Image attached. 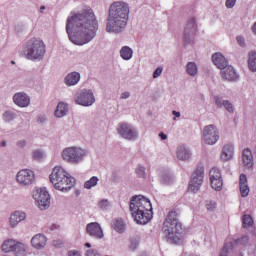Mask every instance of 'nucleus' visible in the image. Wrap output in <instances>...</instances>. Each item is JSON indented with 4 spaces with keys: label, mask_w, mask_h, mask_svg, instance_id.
Returning a JSON list of instances; mask_svg holds the SVG:
<instances>
[{
    "label": "nucleus",
    "mask_w": 256,
    "mask_h": 256,
    "mask_svg": "<svg viewBox=\"0 0 256 256\" xmlns=\"http://www.w3.org/2000/svg\"><path fill=\"white\" fill-rule=\"evenodd\" d=\"M99 31V21L91 8H84L77 13L71 12L66 20V33L74 45H87Z\"/></svg>",
    "instance_id": "f257e3e1"
},
{
    "label": "nucleus",
    "mask_w": 256,
    "mask_h": 256,
    "mask_svg": "<svg viewBox=\"0 0 256 256\" xmlns=\"http://www.w3.org/2000/svg\"><path fill=\"white\" fill-rule=\"evenodd\" d=\"M130 8L127 2L118 1L113 2L108 10L106 18V33L113 35H121L127 29L129 23Z\"/></svg>",
    "instance_id": "f03ea898"
},
{
    "label": "nucleus",
    "mask_w": 256,
    "mask_h": 256,
    "mask_svg": "<svg viewBox=\"0 0 256 256\" xmlns=\"http://www.w3.org/2000/svg\"><path fill=\"white\" fill-rule=\"evenodd\" d=\"M162 233L170 245H179L183 241L185 230L183 229V223L179 221L177 210H171L168 213L162 226Z\"/></svg>",
    "instance_id": "7ed1b4c3"
},
{
    "label": "nucleus",
    "mask_w": 256,
    "mask_h": 256,
    "mask_svg": "<svg viewBox=\"0 0 256 256\" xmlns=\"http://www.w3.org/2000/svg\"><path fill=\"white\" fill-rule=\"evenodd\" d=\"M130 211L138 225H147L153 219V205L151 200L143 195H135L130 201Z\"/></svg>",
    "instance_id": "20e7f679"
},
{
    "label": "nucleus",
    "mask_w": 256,
    "mask_h": 256,
    "mask_svg": "<svg viewBox=\"0 0 256 256\" xmlns=\"http://www.w3.org/2000/svg\"><path fill=\"white\" fill-rule=\"evenodd\" d=\"M50 182L54 185V189L67 193L75 186V178L70 176L65 168L56 166L53 168L52 173L49 176Z\"/></svg>",
    "instance_id": "39448f33"
},
{
    "label": "nucleus",
    "mask_w": 256,
    "mask_h": 256,
    "mask_svg": "<svg viewBox=\"0 0 256 256\" xmlns=\"http://www.w3.org/2000/svg\"><path fill=\"white\" fill-rule=\"evenodd\" d=\"M23 51L26 59L29 61H41L45 57V53H47L45 42L37 38L28 40Z\"/></svg>",
    "instance_id": "423d86ee"
},
{
    "label": "nucleus",
    "mask_w": 256,
    "mask_h": 256,
    "mask_svg": "<svg viewBox=\"0 0 256 256\" xmlns=\"http://www.w3.org/2000/svg\"><path fill=\"white\" fill-rule=\"evenodd\" d=\"M87 155H89V152L86 149L77 146L67 147L62 151V159L69 165L83 163Z\"/></svg>",
    "instance_id": "0eeeda50"
},
{
    "label": "nucleus",
    "mask_w": 256,
    "mask_h": 256,
    "mask_svg": "<svg viewBox=\"0 0 256 256\" xmlns=\"http://www.w3.org/2000/svg\"><path fill=\"white\" fill-rule=\"evenodd\" d=\"M205 178V167L202 163L198 164L196 169L191 175V180L188 186V189L192 193H197L203 185V179Z\"/></svg>",
    "instance_id": "6e6552de"
},
{
    "label": "nucleus",
    "mask_w": 256,
    "mask_h": 256,
    "mask_svg": "<svg viewBox=\"0 0 256 256\" xmlns=\"http://www.w3.org/2000/svg\"><path fill=\"white\" fill-rule=\"evenodd\" d=\"M33 199L36 201L40 211H47V208L51 206V195L46 188L34 190Z\"/></svg>",
    "instance_id": "1a4fd4ad"
},
{
    "label": "nucleus",
    "mask_w": 256,
    "mask_h": 256,
    "mask_svg": "<svg viewBox=\"0 0 256 256\" xmlns=\"http://www.w3.org/2000/svg\"><path fill=\"white\" fill-rule=\"evenodd\" d=\"M117 133L122 139H126L127 141H137L139 139L137 128L127 122L118 124Z\"/></svg>",
    "instance_id": "9d476101"
},
{
    "label": "nucleus",
    "mask_w": 256,
    "mask_h": 256,
    "mask_svg": "<svg viewBox=\"0 0 256 256\" xmlns=\"http://www.w3.org/2000/svg\"><path fill=\"white\" fill-rule=\"evenodd\" d=\"M197 20L195 17L188 19L186 26L184 27L183 41L184 45H191L195 41V35H197Z\"/></svg>",
    "instance_id": "9b49d317"
},
{
    "label": "nucleus",
    "mask_w": 256,
    "mask_h": 256,
    "mask_svg": "<svg viewBox=\"0 0 256 256\" xmlns=\"http://www.w3.org/2000/svg\"><path fill=\"white\" fill-rule=\"evenodd\" d=\"M76 105H81L82 107H91L95 103V94L93 90L84 88L76 94L75 98Z\"/></svg>",
    "instance_id": "f8f14e48"
},
{
    "label": "nucleus",
    "mask_w": 256,
    "mask_h": 256,
    "mask_svg": "<svg viewBox=\"0 0 256 256\" xmlns=\"http://www.w3.org/2000/svg\"><path fill=\"white\" fill-rule=\"evenodd\" d=\"M203 139L206 145H215L219 141V130L214 124H210L203 129Z\"/></svg>",
    "instance_id": "ddd939ff"
},
{
    "label": "nucleus",
    "mask_w": 256,
    "mask_h": 256,
    "mask_svg": "<svg viewBox=\"0 0 256 256\" xmlns=\"http://www.w3.org/2000/svg\"><path fill=\"white\" fill-rule=\"evenodd\" d=\"M210 185L214 191H221L223 189V176L221 170L212 168L209 172Z\"/></svg>",
    "instance_id": "4468645a"
},
{
    "label": "nucleus",
    "mask_w": 256,
    "mask_h": 256,
    "mask_svg": "<svg viewBox=\"0 0 256 256\" xmlns=\"http://www.w3.org/2000/svg\"><path fill=\"white\" fill-rule=\"evenodd\" d=\"M16 180L20 185H31L35 181V172L29 169L20 170L17 173Z\"/></svg>",
    "instance_id": "2eb2a0df"
},
{
    "label": "nucleus",
    "mask_w": 256,
    "mask_h": 256,
    "mask_svg": "<svg viewBox=\"0 0 256 256\" xmlns=\"http://www.w3.org/2000/svg\"><path fill=\"white\" fill-rule=\"evenodd\" d=\"M86 233L93 237V239H103L105 235L103 234V228L99 222H91L86 226Z\"/></svg>",
    "instance_id": "dca6fc26"
},
{
    "label": "nucleus",
    "mask_w": 256,
    "mask_h": 256,
    "mask_svg": "<svg viewBox=\"0 0 256 256\" xmlns=\"http://www.w3.org/2000/svg\"><path fill=\"white\" fill-rule=\"evenodd\" d=\"M13 101L17 107H29L31 105V97L25 92H17L13 96Z\"/></svg>",
    "instance_id": "f3484780"
},
{
    "label": "nucleus",
    "mask_w": 256,
    "mask_h": 256,
    "mask_svg": "<svg viewBox=\"0 0 256 256\" xmlns=\"http://www.w3.org/2000/svg\"><path fill=\"white\" fill-rule=\"evenodd\" d=\"M222 79L226 81H237L239 79V75L233 66L227 65L225 68L221 70Z\"/></svg>",
    "instance_id": "a211bd4d"
},
{
    "label": "nucleus",
    "mask_w": 256,
    "mask_h": 256,
    "mask_svg": "<svg viewBox=\"0 0 256 256\" xmlns=\"http://www.w3.org/2000/svg\"><path fill=\"white\" fill-rule=\"evenodd\" d=\"M81 81V73L74 71L68 73L64 78V83L67 87H73Z\"/></svg>",
    "instance_id": "6ab92c4d"
},
{
    "label": "nucleus",
    "mask_w": 256,
    "mask_h": 256,
    "mask_svg": "<svg viewBox=\"0 0 256 256\" xmlns=\"http://www.w3.org/2000/svg\"><path fill=\"white\" fill-rule=\"evenodd\" d=\"M212 62L218 69H225L228 65L227 58L221 54V52H216L212 55Z\"/></svg>",
    "instance_id": "aec40b11"
},
{
    "label": "nucleus",
    "mask_w": 256,
    "mask_h": 256,
    "mask_svg": "<svg viewBox=\"0 0 256 256\" xmlns=\"http://www.w3.org/2000/svg\"><path fill=\"white\" fill-rule=\"evenodd\" d=\"M160 183L162 185H173L175 183V175L169 169L162 170L160 174Z\"/></svg>",
    "instance_id": "412c9836"
},
{
    "label": "nucleus",
    "mask_w": 256,
    "mask_h": 256,
    "mask_svg": "<svg viewBox=\"0 0 256 256\" xmlns=\"http://www.w3.org/2000/svg\"><path fill=\"white\" fill-rule=\"evenodd\" d=\"M242 161L246 169H253V152L249 148L243 150Z\"/></svg>",
    "instance_id": "4be33fe9"
},
{
    "label": "nucleus",
    "mask_w": 256,
    "mask_h": 256,
    "mask_svg": "<svg viewBox=\"0 0 256 256\" xmlns=\"http://www.w3.org/2000/svg\"><path fill=\"white\" fill-rule=\"evenodd\" d=\"M27 214L23 211H15L10 216V225L11 227H17L21 221H25Z\"/></svg>",
    "instance_id": "5701e85b"
},
{
    "label": "nucleus",
    "mask_w": 256,
    "mask_h": 256,
    "mask_svg": "<svg viewBox=\"0 0 256 256\" xmlns=\"http://www.w3.org/2000/svg\"><path fill=\"white\" fill-rule=\"evenodd\" d=\"M31 245L35 249H43L47 245V237L43 234H37L31 239Z\"/></svg>",
    "instance_id": "b1692460"
},
{
    "label": "nucleus",
    "mask_w": 256,
    "mask_h": 256,
    "mask_svg": "<svg viewBox=\"0 0 256 256\" xmlns=\"http://www.w3.org/2000/svg\"><path fill=\"white\" fill-rule=\"evenodd\" d=\"M234 153L235 147L233 146V144H226L222 149L221 159L223 161H231V159H233Z\"/></svg>",
    "instance_id": "393cba45"
},
{
    "label": "nucleus",
    "mask_w": 256,
    "mask_h": 256,
    "mask_svg": "<svg viewBox=\"0 0 256 256\" xmlns=\"http://www.w3.org/2000/svg\"><path fill=\"white\" fill-rule=\"evenodd\" d=\"M68 111H69V106H67L65 102H59L54 112V115L58 119H61V117H65V115H67Z\"/></svg>",
    "instance_id": "a878e982"
},
{
    "label": "nucleus",
    "mask_w": 256,
    "mask_h": 256,
    "mask_svg": "<svg viewBox=\"0 0 256 256\" xmlns=\"http://www.w3.org/2000/svg\"><path fill=\"white\" fill-rule=\"evenodd\" d=\"M177 157L180 161H189L191 159V150L185 146H180L177 150Z\"/></svg>",
    "instance_id": "bb28decb"
},
{
    "label": "nucleus",
    "mask_w": 256,
    "mask_h": 256,
    "mask_svg": "<svg viewBox=\"0 0 256 256\" xmlns=\"http://www.w3.org/2000/svg\"><path fill=\"white\" fill-rule=\"evenodd\" d=\"M120 57L124 61H131V59L133 58V49H131V47L129 46H123L120 49Z\"/></svg>",
    "instance_id": "cd10ccee"
},
{
    "label": "nucleus",
    "mask_w": 256,
    "mask_h": 256,
    "mask_svg": "<svg viewBox=\"0 0 256 256\" xmlns=\"http://www.w3.org/2000/svg\"><path fill=\"white\" fill-rule=\"evenodd\" d=\"M15 247H17V242L15 240L10 239L4 241V243L1 246V249L4 253H11L12 251L15 250Z\"/></svg>",
    "instance_id": "c85d7f7f"
},
{
    "label": "nucleus",
    "mask_w": 256,
    "mask_h": 256,
    "mask_svg": "<svg viewBox=\"0 0 256 256\" xmlns=\"http://www.w3.org/2000/svg\"><path fill=\"white\" fill-rule=\"evenodd\" d=\"M186 73H188V75H190V77L197 76V73H199V68L197 67V63L188 62L186 65Z\"/></svg>",
    "instance_id": "c756f323"
},
{
    "label": "nucleus",
    "mask_w": 256,
    "mask_h": 256,
    "mask_svg": "<svg viewBox=\"0 0 256 256\" xmlns=\"http://www.w3.org/2000/svg\"><path fill=\"white\" fill-rule=\"evenodd\" d=\"M248 68L255 73L256 72V52L251 51L248 58Z\"/></svg>",
    "instance_id": "7c9ffc66"
},
{
    "label": "nucleus",
    "mask_w": 256,
    "mask_h": 256,
    "mask_svg": "<svg viewBox=\"0 0 256 256\" xmlns=\"http://www.w3.org/2000/svg\"><path fill=\"white\" fill-rule=\"evenodd\" d=\"M113 229L116 233H123L125 231V221L121 218L116 219L113 224Z\"/></svg>",
    "instance_id": "2f4dec72"
},
{
    "label": "nucleus",
    "mask_w": 256,
    "mask_h": 256,
    "mask_svg": "<svg viewBox=\"0 0 256 256\" xmlns=\"http://www.w3.org/2000/svg\"><path fill=\"white\" fill-rule=\"evenodd\" d=\"M99 183V177L92 176L88 181L84 183V189H93V187H97Z\"/></svg>",
    "instance_id": "473e14b6"
},
{
    "label": "nucleus",
    "mask_w": 256,
    "mask_h": 256,
    "mask_svg": "<svg viewBox=\"0 0 256 256\" xmlns=\"http://www.w3.org/2000/svg\"><path fill=\"white\" fill-rule=\"evenodd\" d=\"M135 174L137 175V177L139 179H146L147 178L146 168L141 164H138V166L136 167Z\"/></svg>",
    "instance_id": "72a5a7b5"
},
{
    "label": "nucleus",
    "mask_w": 256,
    "mask_h": 256,
    "mask_svg": "<svg viewBox=\"0 0 256 256\" xmlns=\"http://www.w3.org/2000/svg\"><path fill=\"white\" fill-rule=\"evenodd\" d=\"M229 251H233V242H228L224 244L223 248L220 251L219 256H228Z\"/></svg>",
    "instance_id": "f704fd0d"
},
{
    "label": "nucleus",
    "mask_w": 256,
    "mask_h": 256,
    "mask_svg": "<svg viewBox=\"0 0 256 256\" xmlns=\"http://www.w3.org/2000/svg\"><path fill=\"white\" fill-rule=\"evenodd\" d=\"M13 252L16 256H25V245L23 243H17Z\"/></svg>",
    "instance_id": "c9c22d12"
},
{
    "label": "nucleus",
    "mask_w": 256,
    "mask_h": 256,
    "mask_svg": "<svg viewBox=\"0 0 256 256\" xmlns=\"http://www.w3.org/2000/svg\"><path fill=\"white\" fill-rule=\"evenodd\" d=\"M214 100H215V105L218 109H222V107L225 108V106L229 102V100H225L223 99V97H219V96H214Z\"/></svg>",
    "instance_id": "e433bc0d"
},
{
    "label": "nucleus",
    "mask_w": 256,
    "mask_h": 256,
    "mask_svg": "<svg viewBox=\"0 0 256 256\" xmlns=\"http://www.w3.org/2000/svg\"><path fill=\"white\" fill-rule=\"evenodd\" d=\"M253 225V217L251 215H244L242 218V227L247 229V227H251Z\"/></svg>",
    "instance_id": "4c0bfd02"
},
{
    "label": "nucleus",
    "mask_w": 256,
    "mask_h": 256,
    "mask_svg": "<svg viewBox=\"0 0 256 256\" xmlns=\"http://www.w3.org/2000/svg\"><path fill=\"white\" fill-rule=\"evenodd\" d=\"M43 157H45V152H43V150L41 149H36L32 153V158L34 159V161H41Z\"/></svg>",
    "instance_id": "58836bf2"
},
{
    "label": "nucleus",
    "mask_w": 256,
    "mask_h": 256,
    "mask_svg": "<svg viewBox=\"0 0 256 256\" xmlns=\"http://www.w3.org/2000/svg\"><path fill=\"white\" fill-rule=\"evenodd\" d=\"M3 119L5 123H11L15 119V112L5 111L3 113Z\"/></svg>",
    "instance_id": "ea45409f"
},
{
    "label": "nucleus",
    "mask_w": 256,
    "mask_h": 256,
    "mask_svg": "<svg viewBox=\"0 0 256 256\" xmlns=\"http://www.w3.org/2000/svg\"><path fill=\"white\" fill-rule=\"evenodd\" d=\"M234 242L236 243V245H247V243H249V236L244 235L241 238H237L236 240H234Z\"/></svg>",
    "instance_id": "a19ab883"
},
{
    "label": "nucleus",
    "mask_w": 256,
    "mask_h": 256,
    "mask_svg": "<svg viewBox=\"0 0 256 256\" xmlns=\"http://www.w3.org/2000/svg\"><path fill=\"white\" fill-rule=\"evenodd\" d=\"M139 247V238H131L130 239V249L131 251H136Z\"/></svg>",
    "instance_id": "79ce46f5"
},
{
    "label": "nucleus",
    "mask_w": 256,
    "mask_h": 256,
    "mask_svg": "<svg viewBox=\"0 0 256 256\" xmlns=\"http://www.w3.org/2000/svg\"><path fill=\"white\" fill-rule=\"evenodd\" d=\"M245 185H249V183L247 181V175L242 173L239 177V187H243Z\"/></svg>",
    "instance_id": "37998d69"
},
{
    "label": "nucleus",
    "mask_w": 256,
    "mask_h": 256,
    "mask_svg": "<svg viewBox=\"0 0 256 256\" xmlns=\"http://www.w3.org/2000/svg\"><path fill=\"white\" fill-rule=\"evenodd\" d=\"M241 197H247L249 195V185L240 186Z\"/></svg>",
    "instance_id": "c03bdc74"
},
{
    "label": "nucleus",
    "mask_w": 256,
    "mask_h": 256,
    "mask_svg": "<svg viewBox=\"0 0 256 256\" xmlns=\"http://www.w3.org/2000/svg\"><path fill=\"white\" fill-rule=\"evenodd\" d=\"M224 109H226L228 113H235V108L233 106V103H231V101L229 100H228V103L224 106Z\"/></svg>",
    "instance_id": "a18cd8bd"
},
{
    "label": "nucleus",
    "mask_w": 256,
    "mask_h": 256,
    "mask_svg": "<svg viewBox=\"0 0 256 256\" xmlns=\"http://www.w3.org/2000/svg\"><path fill=\"white\" fill-rule=\"evenodd\" d=\"M237 3V0H226L225 6L227 9H233Z\"/></svg>",
    "instance_id": "49530a36"
},
{
    "label": "nucleus",
    "mask_w": 256,
    "mask_h": 256,
    "mask_svg": "<svg viewBox=\"0 0 256 256\" xmlns=\"http://www.w3.org/2000/svg\"><path fill=\"white\" fill-rule=\"evenodd\" d=\"M98 207H100V209H107V207H109V200L107 199H103L98 203Z\"/></svg>",
    "instance_id": "de8ad7c7"
},
{
    "label": "nucleus",
    "mask_w": 256,
    "mask_h": 256,
    "mask_svg": "<svg viewBox=\"0 0 256 256\" xmlns=\"http://www.w3.org/2000/svg\"><path fill=\"white\" fill-rule=\"evenodd\" d=\"M86 256H101V253H99L97 250L95 249H89L86 251Z\"/></svg>",
    "instance_id": "09e8293b"
},
{
    "label": "nucleus",
    "mask_w": 256,
    "mask_h": 256,
    "mask_svg": "<svg viewBox=\"0 0 256 256\" xmlns=\"http://www.w3.org/2000/svg\"><path fill=\"white\" fill-rule=\"evenodd\" d=\"M163 73V67H158L154 72H153V78L157 79V77H161V74Z\"/></svg>",
    "instance_id": "8fccbe9b"
},
{
    "label": "nucleus",
    "mask_w": 256,
    "mask_h": 256,
    "mask_svg": "<svg viewBox=\"0 0 256 256\" xmlns=\"http://www.w3.org/2000/svg\"><path fill=\"white\" fill-rule=\"evenodd\" d=\"M236 41L240 47H245V37L237 36Z\"/></svg>",
    "instance_id": "3c124183"
},
{
    "label": "nucleus",
    "mask_w": 256,
    "mask_h": 256,
    "mask_svg": "<svg viewBox=\"0 0 256 256\" xmlns=\"http://www.w3.org/2000/svg\"><path fill=\"white\" fill-rule=\"evenodd\" d=\"M27 146V141L25 140H19L17 142V147H20L21 149H23V147H26Z\"/></svg>",
    "instance_id": "603ef678"
},
{
    "label": "nucleus",
    "mask_w": 256,
    "mask_h": 256,
    "mask_svg": "<svg viewBox=\"0 0 256 256\" xmlns=\"http://www.w3.org/2000/svg\"><path fill=\"white\" fill-rule=\"evenodd\" d=\"M131 97V92H123L120 96V99H129Z\"/></svg>",
    "instance_id": "864d4df0"
},
{
    "label": "nucleus",
    "mask_w": 256,
    "mask_h": 256,
    "mask_svg": "<svg viewBox=\"0 0 256 256\" xmlns=\"http://www.w3.org/2000/svg\"><path fill=\"white\" fill-rule=\"evenodd\" d=\"M68 256H81V253L77 250H70Z\"/></svg>",
    "instance_id": "5fc2aeb1"
},
{
    "label": "nucleus",
    "mask_w": 256,
    "mask_h": 256,
    "mask_svg": "<svg viewBox=\"0 0 256 256\" xmlns=\"http://www.w3.org/2000/svg\"><path fill=\"white\" fill-rule=\"evenodd\" d=\"M206 207H207L208 211H213L215 209V204L209 202L206 204Z\"/></svg>",
    "instance_id": "6e6d98bb"
},
{
    "label": "nucleus",
    "mask_w": 256,
    "mask_h": 256,
    "mask_svg": "<svg viewBox=\"0 0 256 256\" xmlns=\"http://www.w3.org/2000/svg\"><path fill=\"white\" fill-rule=\"evenodd\" d=\"M47 121V117L40 115L38 116V123H45Z\"/></svg>",
    "instance_id": "4d7b16f0"
},
{
    "label": "nucleus",
    "mask_w": 256,
    "mask_h": 256,
    "mask_svg": "<svg viewBox=\"0 0 256 256\" xmlns=\"http://www.w3.org/2000/svg\"><path fill=\"white\" fill-rule=\"evenodd\" d=\"M161 139V141H167V134L160 132L158 135Z\"/></svg>",
    "instance_id": "13d9d810"
},
{
    "label": "nucleus",
    "mask_w": 256,
    "mask_h": 256,
    "mask_svg": "<svg viewBox=\"0 0 256 256\" xmlns=\"http://www.w3.org/2000/svg\"><path fill=\"white\" fill-rule=\"evenodd\" d=\"M53 245H54V247H61V245H62L61 240H54Z\"/></svg>",
    "instance_id": "bf43d9fd"
},
{
    "label": "nucleus",
    "mask_w": 256,
    "mask_h": 256,
    "mask_svg": "<svg viewBox=\"0 0 256 256\" xmlns=\"http://www.w3.org/2000/svg\"><path fill=\"white\" fill-rule=\"evenodd\" d=\"M172 115H174V117H181V112L173 110Z\"/></svg>",
    "instance_id": "052dcab7"
},
{
    "label": "nucleus",
    "mask_w": 256,
    "mask_h": 256,
    "mask_svg": "<svg viewBox=\"0 0 256 256\" xmlns=\"http://www.w3.org/2000/svg\"><path fill=\"white\" fill-rule=\"evenodd\" d=\"M1 147H7V141L3 140L1 143H0Z\"/></svg>",
    "instance_id": "680f3d73"
},
{
    "label": "nucleus",
    "mask_w": 256,
    "mask_h": 256,
    "mask_svg": "<svg viewBox=\"0 0 256 256\" xmlns=\"http://www.w3.org/2000/svg\"><path fill=\"white\" fill-rule=\"evenodd\" d=\"M84 245H85V247H87L88 249H91V243L86 242Z\"/></svg>",
    "instance_id": "e2e57ef3"
},
{
    "label": "nucleus",
    "mask_w": 256,
    "mask_h": 256,
    "mask_svg": "<svg viewBox=\"0 0 256 256\" xmlns=\"http://www.w3.org/2000/svg\"><path fill=\"white\" fill-rule=\"evenodd\" d=\"M43 11H45V6L42 5V6L40 7V13H43Z\"/></svg>",
    "instance_id": "0e129e2a"
},
{
    "label": "nucleus",
    "mask_w": 256,
    "mask_h": 256,
    "mask_svg": "<svg viewBox=\"0 0 256 256\" xmlns=\"http://www.w3.org/2000/svg\"><path fill=\"white\" fill-rule=\"evenodd\" d=\"M11 63H12V65H15V61H12Z\"/></svg>",
    "instance_id": "69168bd1"
},
{
    "label": "nucleus",
    "mask_w": 256,
    "mask_h": 256,
    "mask_svg": "<svg viewBox=\"0 0 256 256\" xmlns=\"http://www.w3.org/2000/svg\"><path fill=\"white\" fill-rule=\"evenodd\" d=\"M76 194H77V195H80V192H79V191H77V192H76Z\"/></svg>",
    "instance_id": "338daca9"
}]
</instances>
